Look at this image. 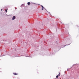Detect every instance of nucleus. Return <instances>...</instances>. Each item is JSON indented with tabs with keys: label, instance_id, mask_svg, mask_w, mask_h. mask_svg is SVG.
Masks as SVG:
<instances>
[{
	"label": "nucleus",
	"instance_id": "1",
	"mask_svg": "<svg viewBox=\"0 0 79 79\" xmlns=\"http://www.w3.org/2000/svg\"><path fill=\"white\" fill-rule=\"evenodd\" d=\"M16 19V17L15 16H13L12 18V20H14V19Z\"/></svg>",
	"mask_w": 79,
	"mask_h": 79
},
{
	"label": "nucleus",
	"instance_id": "2",
	"mask_svg": "<svg viewBox=\"0 0 79 79\" xmlns=\"http://www.w3.org/2000/svg\"><path fill=\"white\" fill-rule=\"evenodd\" d=\"M41 7L42 8V10H44V9H45V10H46L45 8L44 7V6H43L42 5H41Z\"/></svg>",
	"mask_w": 79,
	"mask_h": 79
},
{
	"label": "nucleus",
	"instance_id": "3",
	"mask_svg": "<svg viewBox=\"0 0 79 79\" xmlns=\"http://www.w3.org/2000/svg\"><path fill=\"white\" fill-rule=\"evenodd\" d=\"M13 74H14V75H18V74L16 73H13Z\"/></svg>",
	"mask_w": 79,
	"mask_h": 79
},
{
	"label": "nucleus",
	"instance_id": "4",
	"mask_svg": "<svg viewBox=\"0 0 79 79\" xmlns=\"http://www.w3.org/2000/svg\"><path fill=\"white\" fill-rule=\"evenodd\" d=\"M27 4L28 5H31V3L30 2H28L27 3Z\"/></svg>",
	"mask_w": 79,
	"mask_h": 79
},
{
	"label": "nucleus",
	"instance_id": "5",
	"mask_svg": "<svg viewBox=\"0 0 79 79\" xmlns=\"http://www.w3.org/2000/svg\"><path fill=\"white\" fill-rule=\"evenodd\" d=\"M61 74L60 73H59V74H58V76H60V75Z\"/></svg>",
	"mask_w": 79,
	"mask_h": 79
},
{
	"label": "nucleus",
	"instance_id": "6",
	"mask_svg": "<svg viewBox=\"0 0 79 79\" xmlns=\"http://www.w3.org/2000/svg\"><path fill=\"white\" fill-rule=\"evenodd\" d=\"M58 76H58V75L56 76V78H58Z\"/></svg>",
	"mask_w": 79,
	"mask_h": 79
},
{
	"label": "nucleus",
	"instance_id": "7",
	"mask_svg": "<svg viewBox=\"0 0 79 79\" xmlns=\"http://www.w3.org/2000/svg\"><path fill=\"white\" fill-rule=\"evenodd\" d=\"M6 12H7V10L6 9Z\"/></svg>",
	"mask_w": 79,
	"mask_h": 79
},
{
	"label": "nucleus",
	"instance_id": "8",
	"mask_svg": "<svg viewBox=\"0 0 79 79\" xmlns=\"http://www.w3.org/2000/svg\"><path fill=\"white\" fill-rule=\"evenodd\" d=\"M1 10H2V9Z\"/></svg>",
	"mask_w": 79,
	"mask_h": 79
}]
</instances>
